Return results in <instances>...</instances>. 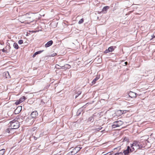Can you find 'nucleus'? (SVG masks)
<instances>
[{"label": "nucleus", "mask_w": 155, "mask_h": 155, "mask_svg": "<svg viewBox=\"0 0 155 155\" xmlns=\"http://www.w3.org/2000/svg\"><path fill=\"white\" fill-rule=\"evenodd\" d=\"M9 127L12 128V130L18 128L19 126V123L17 121L13 120L11 121L8 124Z\"/></svg>", "instance_id": "nucleus-1"}, {"label": "nucleus", "mask_w": 155, "mask_h": 155, "mask_svg": "<svg viewBox=\"0 0 155 155\" xmlns=\"http://www.w3.org/2000/svg\"><path fill=\"white\" fill-rule=\"evenodd\" d=\"M134 148V150L135 148V149H137L140 148L141 147V146L140 145V143L137 141H134L133 143L132 144V146L131 147V148L133 147Z\"/></svg>", "instance_id": "nucleus-2"}, {"label": "nucleus", "mask_w": 155, "mask_h": 155, "mask_svg": "<svg viewBox=\"0 0 155 155\" xmlns=\"http://www.w3.org/2000/svg\"><path fill=\"white\" fill-rule=\"evenodd\" d=\"M123 124V122L121 120H117L112 125L113 128H115L116 127H119Z\"/></svg>", "instance_id": "nucleus-3"}, {"label": "nucleus", "mask_w": 155, "mask_h": 155, "mask_svg": "<svg viewBox=\"0 0 155 155\" xmlns=\"http://www.w3.org/2000/svg\"><path fill=\"white\" fill-rule=\"evenodd\" d=\"M130 150L131 152L133 151L134 150V148L133 147L132 148H130V147L128 146L127 149L124 151L123 153L125 155H127L129 153Z\"/></svg>", "instance_id": "nucleus-4"}, {"label": "nucleus", "mask_w": 155, "mask_h": 155, "mask_svg": "<svg viewBox=\"0 0 155 155\" xmlns=\"http://www.w3.org/2000/svg\"><path fill=\"white\" fill-rule=\"evenodd\" d=\"M82 148L81 147L77 146L73 150V151L71 152V153L72 154H75L77 153Z\"/></svg>", "instance_id": "nucleus-5"}, {"label": "nucleus", "mask_w": 155, "mask_h": 155, "mask_svg": "<svg viewBox=\"0 0 155 155\" xmlns=\"http://www.w3.org/2000/svg\"><path fill=\"white\" fill-rule=\"evenodd\" d=\"M38 113L36 111L32 112L31 114V116L32 118L36 117L38 116Z\"/></svg>", "instance_id": "nucleus-6"}, {"label": "nucleus", "mask_w": 155, "mask_h": 155, "mask_svg": "<svg viewBox=\"0 0 155 155\" xmlns=\"http://www.w3.org/2000/svg\"><path fill=\"white\" fill-rule=\"evenodd\" d=\"M137 94L133 92H130L129 93V96L131 98H135L136 97Z\"/></svg>", "instance_id": "nucleus-7"}, {"label": "nucleus", "mask_w": 155, "mask_h": 155, "mask_svg": "<svg viewBox=\"0 0 155 155\" xmlns=\"http://www.w3.org/2000/svg\"><path fill=\"white\" fill-rule=\"evenodd\" d=\"M26 122H28L29 124L30 125L32 124L33 123L34 121V119H30V117H28L27 119L26 120Z\"/></svg>", "instance_id": "nucleus-8"}, {"label": "nucleus", "mask_w": 155, "mask_h": 155, "mask_svg": "<svg viewBox=\"0 0 155 155\" xmlns=\"http://www.w3.org/2000/svg\"><path fill=\"white\" fill-rule=\"evenodd\" d=\"M53 43V41L52 40L48 42L45 45V46L46 48L48 47L51 46Z\"/></svg>", "instance_id": "nucleus-9"}, {"label": "nucleus", "mask_w": 155, "mask_h": 155, "mask_svg": "<svg viewBox=\"0 0 155 155\" xmlns=\"http://www.w3.org/2000/svg\"><path fill=\"white\" fill-rule=\"evenodd\" d=\"M124 111L121 110H118L115 112V114L118 116L121 115L123 113Z\"/></svg>", "instance_id": "nucleus-10"}, {"label": "nucleus", "mask_w": 155, "mask_h": 155, "mask_svg": "<svg viewBox=\"0 0 155 155\" xmlns=\"http://www.w3.org/2000/svg\"><path fill=\"white\" fill-rule=\"evenodd\" d=\"M71 68V66L68 64H66L63 66L61 67L62 69H69Z\"/></svg>", "instance_id": "nucleus-11"}, {"label": "nucleus", "mask_w": 155, "mask_h": 155, "mask_svg": "<svg viewBox=\"0 0 155 155\" xmlns=\"http://www.w3.org/2000/svg\"><path fill=\"white\" fill-rule=\"evenodd\" d=\"M12 130H13L12 129V128H11L10 127H9L6 130V132L8 133H12L13 132Z\"/></svg>", "instance_id": "nucleus-12"}, {"label": "nucleus", "mask_w": 155, "mask_h": 155, "mask_svg": "<svg viewBox=\"0 0 155 155\" xmlns=\"http://www.w3.org/2000/svg\"><path fill=\"white\" fill-rule=\"evenodd\" d=\"M109 8V6H104L102 10V11L103 12H104V13H106V12L107 10Z\"/></svg>", "instance_id": "nucleus-13"}, {"label": "nucleus", "mask_w": 155, "mask_h": 155, "mask_svg": "<svg viewBox=\"0 0 155 155\" xmlns=\"http://www.w3.org/2000/svg\"><path fill=\"white\" fill-rule=\"evenodd\" d=\"M3 75H5L6 78H8L10 77L9 73L8 71H6L3 73Z\"/></svg>", "instance_id": "nucleus-14"}, {"label": "nucleus", "mask_w": 155, "mask_h": 155, "mask_svg": "<svg viewBox=\"0 0 155 155\" xmlns=\"http://www.w3.org/2000/svg\"><path fill=\"white\" fill-rule=\"evenodd\" d=\"M13 47L16 49H18L19 48V46L18 44L16 43H14L13 44Z\"/></svg>", "instance_id": "nucleus-15"}, {"label": "nucleus", "mask_w": 155, "mask_h": 155, "mask_svg": "<svg viewBox=\"0 0 155 155\" xmlns=\"http://www.w3.org/2000/svg\"><path fill=\"white\" fill-rule=\"evenodd\" d=\"M25 96H22V97H21L19 99V101L21 103L23 101H25Z\"/></svg>", "instance_id": "nucleus-16"}, {"label": "nucleus", "mask_w": 155, "mask_h": 155, "mask_svg": "<svg viewBox=\"0 0 155 155\" xmlns=\"http://www.w3.org/2000/svg\"><path fill=\"white\" fill-rule=\"evenodd\" d=\"M99 79V78L98 77H96V78L94 79L92 81V84H94Z\"/></svg>", "instance_id": "nucleus-17"}, {"label": "nucleus", "mask_w": 155, "mask_h": 155, "mask_svg": "<svg viewBox=\"0 0 155 155\" xmlns=\"http://www.w3.org/2000/svg\"><path fill=\"white\" fill-rule=\"evenodd\" d=\"M5 149H2L0 150V155H3L5 152Z\"/></svg>", "instance_id": "nucleus-18"}, {"label": "nucleus", "mask_w": 155, "mask_h": 155, "mask_svg": "<svg viewBox=\"0 0 155 155\" xmlns=\"http://www.w3.org/2000/svg\"><path fill=\"white\" fill-rule=\"evenodd\" d=\"M108 49L109 50L110 52H112L114 50V47L113 46H111L108 48Z\"/></svg>", "instance_id": "nucleus-19"}, {"label": "nucleus", "mask_w": 155, "mask_h": 155, "mask_svg": "<svg viewBox=\"0 0 155 155\" xmlns=\"http://www.w3.org/2000/svg\"><path fill=\"white\" fill-rule=\"evenodd\" d=\"M21 109V106L18 107H17V109L15 110V112H16L18 110V112H19L20 111Z\"/></svg>", "instance_id": "nucleus-20"}, {"label": "nucleus", "mask_w": 155, "mask_h": 155, "mask_svg": "<svg viewBox=\"0 0 155 155\" xmlns=\"http://www.w3.org/2000/svg\"><path fill=\"white\" fill-rule=\"evenodd\" d=\"M81 94V91H79L76 94V96H75V98H76L78 97Z\"/></svg>", "instance_id": "nucleus-21"}, {"label": "nucleus", "mask_w": 155, "mask_h": 155, "mask_svg": "<svg viewBox=\"0 0 155 155\" xmlns=\"http://www.w3.org/2000/svg\"><path fill=\"white\" fill-rule=\"evenodd\" d=\"M93 119V117H91L89 118L88 120L92 122L94 121Z\"/></svg>", "instance_id": "nucleus-22"}, {"label": "nucleus", "mask_w": 155, "mask_h": 155, "mask_svg": "<svg viewBox=\"0 0 155 155\" xmlns=\"http://www.w3.org/2000/svg\"><path fill=\"white\" fill-rule=\"evenodd\" d=\"M114 155H123V153L120 152L119 153H116Z\"/></svg>", "instance_id": "nucleus-23"}, {"label": "nucleus", "mask_w": 155, "mask_h": 155, "mask_svg": "<svg viewBox=\"0 0 155 155\" xmlns=\"http://www.w3.org/2000/svg\"><path fill=\"white\" fill-rule=\"evenodd\" d=\"M43 51H44L43 50H42V51H37V52H35V54L36 55H37V54H38L41 53L42 52H43Z\"/></svg>", "instance_id": "nucleus-24"}, {"label": "nucleus", "mask_w": 155, "mask_h": 155, "mask_svg": "<svg viewBox=\"0 0 155 155\" xmlns=\"http://www.w3.org/2000/svg\"><path fill=\"white\" fill-rule=\"evenodd\" d=\"M84 22V19L83 18H82L81 19H80L79 21L78 22V24H81L83 23Z\"/></svg>", "instance_id": "nucleus-25"}, {"label": "nucleus", "mask_w": 155, "mask_h": 155, "mask_svg": "<svg viewBox=\"0 0 155 155\" xmlns=\"http://www.w3.org/2000/svg\"><path fill=\"white\" fill-rule=\"evenodd\" d=\"M18 43L19 44L21 45L23 43V41L22 40H20L18 41Z\"/></svg>", "instance_id": "nucleus-26"}, {"label": "nucleus", "mask_w": 155, "mask_h": 155, "mask_svg": "<svg viewBox=\"0 0 155 155\" xmlns=\"http://www.w3.org/2000/svg\"><path fill=\"white\" fill-rule=\"evenodd\" d=\"M20 103H21V102H20V101H19V100H18L15 102V104L16 105H17L20 104Z\"/></svg>", "instance_id": "nucleus-27"}, {"label": "nucleus", "mask_w": 155, "mask_h": 155, "mask_svg": "<svg viewBox=\"0 0 155 155\" xmlns=\"http://www.w3.org/2000/svg\"><path fill=\"white\" fill-rule=\"evenodd\" d=\"M110 51H109V49L108 48V49H106L104 51V53H105V54H107L109 52H110Z\"/></svg>", "instance_id": "nucleus-28"}, {"label": "nucleus", "mask_w": 155, "mask_h": 155, "mask_svg": "<svg viewBox=\"0 0 155 155\" xmlns=\"http://www.w3.org/2000/svg\"><path fill=\"white\" fill-rule=\"evenodd\" d=\"M2 50V52H5V53L8 52L7 51V50H5L4 48H3V49Z\"/></svg>", "instance_id": "nucleus-29"}, {"label": "nucleus", "mask_w": 155, "mask_h": 155, "mask_svg": "<svg viewBox=\"0 0 155 155\" xmlns=\"http://www.w3.org/2000/svg\"><path fill=\"white\" fill-rule=\"evenodd\" d=\"M57 55V54L56 53H53V54H51V55L50 56H51V57H54V56H55L56 55Z\"/></svg>", "instance_id": "nucleus-30"}, {"label": "nucleus", "mask_w": 155, "mask_h": 155, "mask_svg": "<svg viewBox=\"0 0 155 155\" xmlns=\"http://www.w3.org/2000/svg\"><path fill=\"white\" fill-rule=\"evenodd\" d=\"M57 66H59V65H56V67L57 68L61 69V67L59 66V67H57Z\"/></svg>", "instance_id": "nucleus-31"}, {"label": "nucleus", "mask_w": 155, "mask_h": 155, "mask_svg": "<svg viewBox=\"0 0 155 155\" xmlns=\"http://www.w3.org/2000/svg\"><path fill=\"white\" fill-rule=\"evenodd\" d=\"M101 128H102V127H101V128L99 127V128H98L96 129L95 130H97V131L99 130H101Z\"/></svg>", "instance_id": "nucleus-32"}, {"label": "nucleus", "mask_w": 155, "mask_h": 155, "mask_svg": "<svg viewBox=\"0 0 155 155\" xmlns=\"http://www.w3.org/2000/svg\"><path fill=\"white\" fill-rule=\"evenodd\" d=\"M80 111V110H78L77 112V114H78V115H79L81 113Z\"/></svg>", "instance_id": "nucleus-33"}, {"label": "nucleus", "mask_w": 155, "mask_h": 155, "mask_svg": "<svg viewBox=\"0 0 155 155\" xmlns=\"http://www.w3.org/2000/svg\"><path fill=\"white\" fill-rule=\"evenodd\" d=\"M152 37V38L150 39V40L152 39L153 38H155V35H154V34L153 35Z\"/></svg>", "instance_id": "nucleus-34"}, {"label": "nucleus", "mask_w": 155, "mask_h": 155, "mask_svg": "<svg viewBox=\"0 0 155 155\" xmlns=\"http://www.w3.org/2000/svg\"><path fill=\"white\" fill-rule=\"evenodd\" d=\"M36 55V54H35V53L33 55V56H32V57L33 58H34L35 57V56Z\"/></svg>", "instance_id": "nucleus-35"}, {"label": "nucleus", "mask_w": 155, "mask_h": 155, "mask_svg": "<svg viewBox=\"0 0 155 155\" xmlns=\"http://www.w3.org/2000/svg\"><path fill=\"white\" fill-rule=\"evenodd\" d=\"M34 139L35 140H36L38 138V137H36L34 136Z\"/></svg>", "instance_id": "nucleus-36"}, {"label": "nucleus", "mask_w": 155, "mask_h": 155, "mask_svg": "<svg viewBox=\"0 0 155 155\" xmlns=\"http://www.w3.org/2000/svg\"><path fill=\"white\" fill-rule=\"evenodd\" d=\"M8 49H10L11 48V47L10 46V45H9V46H8Z\"/></svg>", "instance_id": "nucleus-37"}, {"label": "nucleus", "mask_w": 155, "mask_h": 155, "mask_svg": "<svg viewBox=\"0 0 155 155\" xmlns=\"http://www.w3.org/2000/svg\"><path fill=\"white\" fill-rule=\"evenodd\" d=\"M124 63L126 65H127V62H125Z\"/></svg>", "instance_id": "nucleus-38"}, {"label": "nucleus", "mask_w": 155, "mask_h": 155, "mask_svg": "<svg viewBox=\"0 0 155 155\" xmlns=\"http://www.w3.org/2000/svg\"><path fill=\"white\" fill-rule=\"evenodd\" d=\"M33 20H33V19H32V20H30V22H31L33 21Z\"/></svg>", "instance_id": "nucleus-39"}, {"label": "nucleus", "mask_w": 155, "mask_h": 155, "mask_svg": "<svg viewBox=\"0 0 155 155\" xmlns=\"http://www.w3.org/2000/svg\"><path fill=\"white\" fill-rule=\"evenodd\" d=\"M27 18H31V17H27Z\"/></svg>", "instance_id": "nucleus-40"}, {"label": "nucleus", "mask_w": 155, "mask_h": 155, "mask_svg": "<svg viewBox=\"0 0 155 155\" xmlns=\"http://www.w3.org/2000/svg\"><path fill=\"white\" fill-rule=\"evenodd\" d=\"M28 15V14H26L25 15L27 16Z\"/></svg>", "instance_id": "nucleus-41"}, {"label": "nucleus", "mask_w": 155, "mask_h": 155, "mask_svg": "<svg viewBox=\"0 0 155 155\" xmlns=\"http://www.w3.org/2000/svg\"><path fill=\"white\" fill-rule=\"evenodd\" d=\"M148 137V136L147 135L145 136L144 137Z\"/></svg>", "instance_id": "nucleus-42"}, {"label": "nucleus", "mask_w": 155, "mask_h": 155, "mask_svg": "<svg viewBox=\"0 0 155 155\" xmlns=\"http://www.w3.org/2000/svg\"><path fill=\"white\" fill-rule=\"evenodd\" d=\"M107 154H104L103 155H106Z\"/></svg>", "instance_id": "nucleus-43"}, {"label": "nucleus", "mask_w": 155, "mask_h": 155, "mask_svg": "<svg viewBox=\"0 0 155 155\" xmlns=\"http://www.w3.org/2000/svg\"><path fill=\"white\" fill-rule=\"evenodd\" d=\"M154 35H155V31L154 32Z\"/></svg>", "instance_id": "nucleus-44"}, {"label": "nucleus", "mask_w": 155, "mask_h": 155, "mask_svg": "<svg viewBox=\"0 0 155 155\" xmlns=\"http://www.w3.org/2000/svg\"><path fill=\"white\" fill-rule=\"evenodd\" d=\"M97 19H98L99 18V17H97Z\"/></svg>", "instance_id": "nucleus-45"}, {"label": "nucleus", "mask_w": 155, "mask_h": 155, "mask_svg": "<svg viewBox=\"0 0 155 155\" xmlns=\"http://www.w3.org/2000/svg\"><path fill=\"white\" fill-rule=\"evenodd\" d=\"M6 48H7V47H5V48L6 49Z\"/></svg>", "instance_id": "nucleus-46"}, {"label": "nucleus", "mask_w": 155, "mask_h": 155, "mask_svg": "<svg viewBox=\"0 0 155 155\" xmlns=\"http://www.w3.org/2000/svg\"><path fill=\"white\" fill-rule=\"evenodd\" d=\"M109 155H110V154H109Z\"/></svg>", "instance_id": "nucleus-47"}]
</instances>
